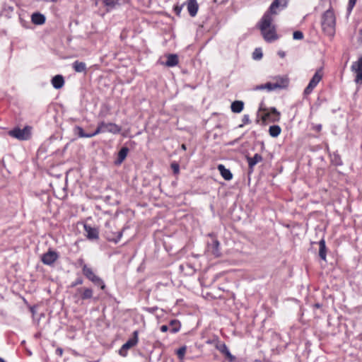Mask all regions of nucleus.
<instances>
[{"instance_id": "1", "label": "nucleus", "mask_w": 362, "mask_h": 362, "mask_svg": "<svg viewBox=\"0 0 362 362\" xmlns=\"http://www.w3.org/2000/svg\"><path fill=\"white\" fill-rule=\"evenodd\" d=\"M274 18H270L268 14H264L258 23V28L263 37L268 42H272L278 39L276 27L272 24Z\"/></svg>"}, {"instance_id": "2", "label": "nucleus", "mask_w": 362, "mask_h": 362, "mask_svg": "<svg viewBox=\"0 0 362 362\" xmlns=\"http://www.w3.org/2000/svg\"><path fill=\"white\" fill-rule=\"evenodd\" d=\"M335 16L334 12L329 9L322 15V27L329 35H333L335 32Z\"/></svg>"}, {"instance_id": "3", "label": "nucleus", "mask_w": 362, "mask_h": 362, "mask_svg": "<svg viewBox=\"0 0 362 362\" xmlns=\"http://www.w3.org/2000/svg\"><path fill=\"white\" fill-rule=\"evenodd\" d=\"M82 272L83 275L95 285L100 286L103 290L105 288V284L103 279L95 275L90 267H88L86 264H83Z\"/></svg>"}, {"instance_id": "4", "label": "nucleus", "mask_w": 362, "mask_h": 362, "mask_svg": "<svg viewBox=\"0 0 362 362\" xmlns=\"http://www.w3.org/2000/svg\"><path fill=\"white\" fill-rule=\"evenodd\" d=\"M32 128L25 126L23 129L16 127L8 132V135L21 141L28 140L31 136Z\"/></svg>"}, {"instance_id": "5", "label": "nucleus", "mask_w": 362, "mask_h": 362, "mask_svg": "<svg viewBox=\"0 0 362 362\" xmlns=\"http://www.w3.org/2000/svg\"><path fill=\"white\" fill-rule=\"evenodd\" d=\"M288 4V0H274L264 14H268L270 18H273V16L278 15L282 10L286 8Z\"/></svg>"}, {"instance_id": "6", "label": "nucleus", "mask_w": 362, "mask_h": 362, "mask_svg": "<svg viewBox=\"0 0 362 362\" xmlns=\"http://www.w3.org/2000/svg\"><path fill=\"white\" fill-rule=\"evenodd\" d=\"M322 78V69H318L312 78L310 79L308 85L304 90V94L305 95H309L311 93L313 90L317 86V85L319 83V82L321 81Z\"/></svg>"}, {"instance_id": "7", "label": "nucleus", "mask_w": 362, "mask_h": 362, "mask_svg": "<svg viewBox=\"0 0 362 362\" xmlns=\"http://www.w3.org/2000/svg\"><path fill=\"white\" fill-rule=\"evenodd\" d=\"M351 69L356 74L355 83L362 84V56L356 62H353Z\"/></svg>"}, {"instance_id": "8", "label": "nucleus", "mask_w": 362, "mask_h": 362, "mask_svg": "<svg viewBox=\"0 0 362 362\" xmlns=\"http://www.w3.org/2000/svg\"><path fill=\"white\" fill-rule=\"evenodd\" d=\"M138 335H139V332L137 330L134 331L133 332V337L130 339H129L127 342H125L122 346L121 347V349H119V354L121 356H125L126 355V351L131 349L132 347L134 346L135 345H136V344L138 343Z\"/></svg>"}, {"instance_id": "9", "label": "nucleus", "mask_w": 362, "mask_h": 362, "mask_svg": "<svg viewBox=\"0 0 362 362\" xmlns=\"http://www.w3.org/2000/svg\"><path fill=\"white\" fill-rule=\"evenodd\" d=\"M58 257L59 255L56 252L49 250L42 256L41 260L45 264L51 265L57 261Z\"/></svg>"}, {"instance_id": "10", "label": "nucleus", "mask_w": 362, "mask_h": 362, "mask_svg": "<svg viewBox=\"0 0 362 362\" xmlns=\"http://www.w3.org/2000/svg\"><path fill=\"white\" fill-rule=\"evenodd\" d=\"M280 112L277 111L275 107L271 108V110L262 115V120L269 121L275 122L279 120Z\"/></svg>"}, {"instance_id": "11", "label": "nucleus", "mask_w": 362, "mask_h": 362, "mask_svg": "<svg viewBox=\"0 0 362 362\" xmlns=\"http://www.w3.org/2000/svg\"><path fill=\"white\" fill-rule=\"evenodd\" d=\"M104 133L110 132L114 134H119L121 132V127L112 122H100Z\"/></svg>"}, {"instance_id": "12", "label": "nucleus", "mask_w": 362, "mask_h": 362, "mask_svg": "<svg viewBox=\"0 0 362 362\" xmlns=\"http://www.w3.org/2000/svg\"><path fill=\"white\" fill-rule=\"evenodd\" d=\"M216 348L230 361L233 362L235 359V356H233L228 350L227 346L221 341H217Z\"/></svg>"}, {"instance_id": "13", "label": "nucleus", "mask_w": 362, "mask_h": 362, "mask_svg": "<svg viewBox=\"0 0 362 362\" xmlns=\"http://www.w3.org/2000/svg\"><path fill=\"white\" fill-rule=\"evenodd\" d=\"M93 291L90 288H78L76 296L80 295L82 300L90 299L93 297Z\"/></svg>"}, {"instance_id": "14", "label": "nucleus", "mask_w": 362, "mask_h": 362, "mask_svg": "<svg viewBox=\"0 0 362 362\" xmlns=\"http://www.w3.org/2000/svg\"><path fill=\"white\" fill-rule=\"evenodd\" d=\"M279 87H281V86L277 83H274L272 82H268V83H266L265 84H261V85L256 86L254 88V90H262L266 89L267 91L269 92V91H272L276 89H278Z\"/></svg>"}, {"instance_id": "15", "label": "nucleus", "mask_w": 362, "mask_h": 362, "mask_svg": "<svg viewBox=\"0 0 362 362\" xmlns=\"http://www.w3.org/2000/svg\"><path fill=\"white\" fill-rule=\"evenodd\" d=\"M187 8L189 15L194 17L198 11L199 5L196 0H188L187 2Z\"/></svg>"}, {"instance_id": "16", "label": "nucleus", "mask_w": 362, "mask_h": 362, "mask_svg": "<svg viewBox=\"0 0 362 362\" xmlns=\"http://www.w3.org/2000/svg\"><path fill=\"white\" fill-rule=\"evenodd\" d=\"M84 230L88 239L95 240L98 238V230L88 225H84Z\"/></svg>"}, {"instance_id": "17", "label": "nucleus", "mask_w": 362, "mask_h": 362, "mask_svg": "<svg viewBox=\"0 0 362 362\" xmlns=\"http://www.w3.org/2000/svg\"><path fill=\"white\" fill-rule=\"evenodd\" d=\"M209 250L211 252V253L216 257H219L221 255L220 252V243L217 239H213L211 244L208 245Z\"/></svg>"}, {"instance_id": "18", "label": "nucleus", "mask_w": 362, "mask_h": 362, "mask_svg": "<svg viewBox=\"0 0 362 362\" xmlns=\"http://www.w3.org/2000/svg\"><path fill=\"white\" fill-rule=\"evenodd\" d=\"M247 160L250 170L252 171L254 166L262 160V156L259 153H255L253 157L247 156Z\"/></svg>"}, {"instance_id": "19", "label": "nucleus", "mask_w": 362, "mask_h": 362, "mask_svg": "<svg viewBox=\"0 0 362 362\" xmlns=\"http://www.w3.org/2000/svg\"><path fill=\"white\" fill-rule=\"evenodd\" d=\"M220 174L226 180H230L233 178V174L229 169L226 168L223 164H219L217 167Z\"/></svg>"}, {"instance_id": "20", "label": "nucleus", "mask_w": 362, "mask_h": 362, "mask_svg": "<svg viewBox=\"0 0 362 362\" xmlns=\"http://www.w3.org/2000/svg\"><path fill=\"white\" fill-rule=\"evenodd\" d=\"M274 83H277L281 86V87H279L278 89L285 88L288 85V78L285 76H277L274 78Z\"/></svg>"}, {"instance_id": "21", "label": "nucleus", "mask_w": 362, "mask_h": 362, "mask_svg": "<svg viewBox=\"0 0 362 362\" xmlns=\"http://www.w3.org/2000/svg\"><path fill=\"white\" fill-rule=\"evenodd\" d=\"M52 85L56 89H59L64 85V79L62 75H56L52 79Z\"/></svg>"}, {"instance_id": "22", "label": "nucleus", "mask_w": 362, "mask_h": 362, "mask_svg": "<svg viewBox=\"0 0 362 362\" xmlns=\"http://www.w3.org/2000/svg\"><path fill=\"white\" fill-rule=\"evenodd\" d=\"M72 67L78 73H86L87 69L86 63L78 60L72 64Z\"/></svg>"}, {"instance_id": "23", "label": "nucleus", "mask_w": 362, "mask_h": 362, "mask_svg": "<svg viewBox=\"0 0 362 362\" xmlns=\"http://www.w3.org/2000/svg\"><path fill=\"white\" fill-rule=\"evenodd\" d=\"M128 152L129 148L127 147H122L118 153V156L117 159L115 161V164L120 165L126 158Z\"/></svg>"}, {"instance_id": "24", "label": "nucleus", "mask_w": 362, "mask_h": 362, "mask_svg": "<svg viewBox=\"0 0 362 362\" xmlns=\"http://www.w3.org/2000/svg\"><path fill=\"white\" fill-rule=\"evenodd\" d=\"M31 20L35 25H42L45 22V16L40 13H34L31 16Z\"/></svg>"}, {"instance_id": "25", "label": "nucleus", "mask_w": 362, "mask_h": 362, "mask_svg": "<svg viewBox=\"0 0 362 362\" xmlns=\"http://www.w3.org/2000/svg\"><path fill=\"white\" fill-rule=\"evenodd\" d=\"M319 256L322 259L326 261L327 247L324 239L319 242Z\"/></svg>"}, {"instance_id": "26", "label": "nucleus", "mask_w": 362, "mask_h": 362, "mask_svg": "<svg viewBox=\"0 0 362 362\" xmlns=\"http://www.w3.org/2000/svg\"><path fill=\"white\" fill-rule=\"evenodd\" d=\"M179 62L177 55L176 54H168L167 56V61L165 63V65L168 67H173L176 66Z\"/></svg>"}, {"instance_id": "27", "label": "nucleus", "mask_w": 362, "mask_h": 362, "mask_svg": "<svg viewBox=\"0 0 362 362\" xmlns=\"http://www.w3.org/2000/svg\"><path fill=\"white\" fill-rule=\"evenodd\" d=\"M231 111L235 113H240L244 108V103L241 100H235L232 103Z\"/></svg>"}, {"instance_id": "28", "label": "nucleus", "mask_w": 362, "mask_h": 362, "mask_svg": "<svg viewBox=\"0 0 362 362\" xmlns=\"http://www.w3.org/2000/svg\"><path fill=\"white\" fill-rule=\"evenodd\" d=\"M281 132L279 125L271 126L269 129V135L272 137H277Z\"/></svg>"}, {"instance_id": "29", "label": "nucleus", "mask_w": 362, "mask_h": 362, "mask_svg": "<svg viewBox=\"0 0 362 362\" xmlns=\"http://www.w3.org/2000/svg\"><path fill=\"white\" fill-rule=\"evenodd\" d=\"M74 132L75 134H77L80 138H90V134L85 133L83 128L79 126H76L74 127Z\"/></svg>"}, {"instance_id": "30", "label": "nucleus", "mask_w": 362, "mask_h": 362, "mask_svg": "<svg viewBox=\"0 0 362 362\" xmlns=\"http://www.w3.org/2000/svg\"><path fill=\"white\" fill-rule=\"evenodd\" d=\"M169 327L170 329V332H171L175 333V332H177L180 330V324L179 321H177L176 320H173L170 322Z\"/></svg>"}, {"instance_id": "31", "label": "nucleus", "mask_w": 362, "mask_h": 362, "mask_svg": "<svg viewBox=\"0 0 362 362\" xmlns=\"http://www.w3.org/2000/svg\"><path fill=\"white\" fill-rule=\"evenodd\" d=\"M100 133H104V130L103 129L101 123L99 122L98 124V127H97V128L95 129V131L93 132V133H90V138L93 137V136H96V135H98V134H99Z\"/></svg>"}, {"instance_id": "32", "label": "nucleus", "mask_w": 362, "mask_h": 362, "mask_svg": "<svg viewBox=\"0 0 362 362\" xmlns=\"http://www.w3.org/2000/svg\"><path fill=\"white\" fill-rule=\"evenodd\" d=\"M252 57L254 59H256V60H259V59H262V49L260 48L255 49L252 54Z\"/></svg>"}, {"instance_id": "33", "label": "nucleus", "mask_w": 362, "mask_h": 362, "mask_svg": "<svg viewBox=\"0 0 362 362\" xmlns=\"http://www.w3.org/2000/svg\"><path fill=\"white\" fill-rule=\"evenodd\" d=\"M186 352V347L182 346L177 351V356L180 359H182Z\"/></svg>"}, {"instance_id": "34", "label": "nucleus", "mask_w": 362, "mask_h": 362, "mask_svg": "<svg viewBox=\"0 0 362 362\" xmlns=\"http://www.w3.org/2000/svg\"><path fill=\"white\" fill-rule=\"evenodd\" d=\"M170 166H171V168H172V170L173 171V173L175 175H178L179 173H180V165H179V164L175 163V162H173V163H171Z\"/></svg>"}, {"instance_id": "35", "label": "nucleus", "mask_w": 362, "mask_h": 362, "mask_svg": "<svg viewBox=\"0 0 362 362\" xmlns=\"http://www.w3.org/2000/svg\"><path fill=\"white\" fill-rule=\"evenodd\" d=\"M293 37L294 40H302L303 38V34L301 31H295L293 33Z\"/></svg>"}, {"instance_id": "36", "label": "nucleus", "mask_w": 362, "mask_h": 362, "mask_svg": "<svg viewBox=\"0 0 362 362\" xmlns=\"http://www.w3.org/2000/svg\"><path fill=\"white\" fill-rule=\"evenodd\" d=\"M242 121L243 124L239 125L240 128L243 127L245 124H247L251 122L248 115H245L243 117Z\"/></svg>"}, {"instance_id": "37", "label": "nucleus", "mask_w": 362, "mask_h": 362, "mask_svg": "<svg viewBox=\"0 0 362 362\" xmlns=\"http://www.w3.org/2000/svg\"><path fill=\"white\" fill-rule=\"evenodd\" d=\"M103 1L105 6L112 7L117 4V0H103Z\"/></svg>"}, {"instance_id": "38", "label": "nucleus", "mask_w": 362, "mask_h": 362, "mask_svg": "<svg viewBox=\"0 0 362 362\" xmlns=\"http://www.w3.org/2000/svg\"><path fill=\"white\" fill-rule=\"evenodd\" d=\"M356 0H349L347 10L349 12H351L353 8L354 7L356 4Z\"/></svg>"}, {"instance_id": "39", "label": "nucleus", "mask_w": 362, "mask_h": 362, "mask_svg": "<svg viewBox=\"0 0 362 362\" xmlns=\"http://www.w3.org/2000/svg\"><path fill=\"white\" fill-rule=\"evenodd\" d=\"M83 284V279L81 278L77 279L74 282L71 284V287H74L77 285H81Z\"/></svg>"}, {"instance_id": "40", "label": "nucleus", "mask_w": 362, "mask_h": 362, "mask_svg": "<svg viewBox=\"0 0 362 362\" xmlns=\"http://www.w3.org/2000/svg\"><path fill=\"white\" fill-rule=\"evenodd\" d=\"M122 236V231H120V232L118 233V235H117V238H114L112 240L115 243H118L119 241V240L121 239Z\"/></svg>"}, {"instance_id": "41", "label": "nucleus", "mask_w": 362, "mask_h": 362, "mask_svg": "<svg viewBox=\"0 0 362 362\" xmlns=\"http://www.w3.org/2000/svg\"><path fill=\"white\" fill-rule=\"evenodd\" d=\"M170 329L168 325H163L160 327V331L163 332H167Z\"/></svg>"}, {"instance_id": "42", "label": "nucleus", "mask_w": 362, "mask_h": 362, "mask_svg": "<svg viewBox=\"0 0 362 362\" xmlns=\"http://www.w3.org/2000/svg\"><path fill=\"white\" fill-rule=\"evenodd\" d=\"M314 129L317 132H320L322 129V125L321 124H317L314 127Z\"/></svg>"}, {"instance_id": "43", "label": "nucleus", "mask_w": 362, "mask_h": 362, "mask_svg": "<svg viewBox=\"0 0 362 362\" xmlns=\"http://www.w3.org/2000/svg\"><path fill=\"white\" fill-rule=\"evenodd\" d=\"M278 54L280 56V57L284 58L285 57V52L282 51H279L278 52Z\"/></svg>"}, {"instance_id": "44", "label": "nucleus", "mask_w": 362, "mask_h": 362, "mask_svg": "<svg viewBox=\"0 0 362 362\" xmlns=\"http://www.w3.org/2000/svg\"><path fill=\"white\" fill-rule=\"evenodd\" d=\"M57 352L60 355L62 356V353H63V350L62 349H57Z\"/></svg>"}, {"instance_id": "45", "label": "nucleus", "mask_w": 362, "mask_h": 362, "mask_svg": "<svg viewBox=\"0 0 362 362\" xmlns=\"http://www.w3.org/2000/svg\"><path fill=\"white\" fill-rule=\"evenodd\" d=\"M45 1H47V2H57L59 0H44Z\"/></svg>"}, {"instance_id": "46", "label": "nucleus", "mask_w": 362, "mask_h": 362, "mask_svg": "<svg viewBox=\"0 0 362 362\" xmlns=\"http://www.w3.org/2000/svg\"><path fill=\"white\" fill-rule=\"evenodd\" d=\"M180 271L183 272V270H184V265L183 264H180Z\"/></svg>"}, {"instance_id": "47", "label": "nucleus", "mask_w": 362, "mask_h": 362, "mask_svg": "<svg viewBox=\"0 0 362 362\" xmlns=\"http://www.w3.org/2000/svg\"><path fill=\"white\" fill-rule=\"evenodd\" d=\"M182 149H184V150H185V149H186V146H185V144H182Z\"/></svg>"}, {"instance_id": "48", "label": "nucleus", "mask_w": 362, "mask_h": 362, "mask_svg": "<svg viewBox=\"0 0 362 362\" xmlns=\"http://www.w3.org/2000/svg\"><path fill=\"white\" fill-rule=\"evenodd\" d=\"M0 362H6L4 358L0 357Z\"/></svg>"}, {"instance_id": "49", "label": "nucleus", "mask_w": 362, "mask_h": 362, "mask_svg": "<svg viewBox=\"0 0 362 362\" xmlns=\"http://www.w3.org/2000/svg\"><path fill=\"white\" fill-rule=\"evenodd\" d=\"M359 34H360L361 37H362V30H359Z\"/></svg>"}, {"instance_id": "50", "label": "nucleus", "mask_w": 362, "mask_h": 362, "mask_svg": "<svg viewBox=\"0 0 362 362\" xmlns=\"http://www.w3.org/2000/svg\"><path fill=\"white\" fill-rule=\"evenodd\" d=\"M316 307L319 308L320 307V305L319 304H316L315 305Z\"/></svg>"}]
</instances>
